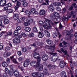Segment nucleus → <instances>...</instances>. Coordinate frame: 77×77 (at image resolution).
<instances>
[{
    "mask_svg": "<svg viewBox=\"0 0 77 77\" xmlns=\"http://www.w3.org/2000/svg\"><path fill=\"white\" fill-rule=\"evenodd\" d=\"M72 61H70V63H71V64H70V66L72 68V70H73V69H74V66H73V64H72Z\"/></svg>",
    "mask_w": 77,
    "mask_h": 77,
    "instance_id": "34",
    "label": "nucleus"
},
{
    "mask_svg": "<svg viewBox=\"0 0 77 77\" xmlns=\"http://www.w3.org/2000/svg\"><path fill=\"white\" fill-rule=\"evenodd\" d=\"M48 33H49V32L47 30H45L44 31V34H48Z\"/></svg>",
    "mask_w": 77,
    "mask_h": 77,
    "instance_id": "49",
    "label": "nucleus"
},
{
    "mask_svg": "<svg viewBox=\"0 0 77 77\" xmlns=\"http://www.w3.org/2000/svg\"><path fill=\"white\" fill-rule=\"evenodd\" d=\"M39 24L41 25H44V22L40 20L39 21Z\"/></svg>",
    "mask_w": 77,
    "mask_h": 77,
    "instance_id": "45",
    "label": "nucleus"
},
{
    "mask_svg": "<svg viewBox=\"0 0 77 77\" xmlns=\"http://www.w3.org/2000/svg\"><path fill=\"white\" fill-rule=\"evenodd\" d=\"M58 57L57 54L56 53L54 54L51 57V60L53 62H55L56 60H57L58 59Z\"/></svg>",
    "mask_w": 77,
    "mask_h": 77,
    "instance_id": "4",
    "label": "nucleus"
},
{
    "mask_svg": "<svg viewBox=\"0 0 77 77\" xmlns=\"http://www.w3.org/2000/svg\"><path fill=\"white\" fill-rule=\"evenodd\" d=\"M30 65L33 67H35L36 70L41 72L43 70V65L35 61L31 62L30 63Z\"/></svg>",
    "mask_w": 77,
    "mask_h": 77,
    "instance_id": "1",
    "label": "nucleus"
},
{
    "mask_svg": "<svg viewBox=\"0 0 77 77\" xmlns=\"http://www.w3.org/2000/svg\"><path fill=\"white\" fill-rule=\"evenodd\" d=\"M61 51L63 53H64V55H66L67 54V51L66 50L65 51H64V49H63V48H61Z\"/></svg>",
    "mask_w": 77,
    "mask_h": 77,
    "instance_id": "23",
    "label": "nucleus"
},
{
    "mask_svg": "<svg viewBox=\"0 0 77 77\" xmlns=\"http://www.w3.org/2000/svg\"><path fill=\"white\" fill-rule=\"evenodd\" d=\"M3 77H8L7 73H4L3 74Z\"/></svg>",
    "mask_w": 77,
    "mask_h": 77,
    "instance_id": "64",
    "label": "nucleus"
},
{
    "mask_svg": "<svg viewBox=\"0 0 77 77\" xmlns=\"http://www.w3.org/2000/svg\"><path fill=\"white\" fill-rule=\"evenodd\" d=\"M65 64L63 61H61L60 63V67L61 68H63Z\"/></svg>",
    "mask_w": 77,
    "mask_h": 77,
    "instance_id": "16",
    "label": "nucleus"
},
{
    "mask_svg": "<svg viewBox=\"0 0 77 77\" xmlns=\"http://www.w3.org/2000/svg\"><path fill=\"white\" fill-rule=\"evenodd\" d=\"M48 25V26L47 27L46 29H51L52 27V26H51V24H50V25Z\"/></svg>",
    "mask_w": 77,
    "mask_h": 77,
    "instance_id": "48",
    "label": "nucleus"
},
{
    "mask_svg": "<svg viewBox=\"0 0 77 77\" xmlns=\"http://www.w3.org/2000/svg\"><path fill=\"white\" fill-rule=\"evenodd\" d=\"M56 20L57 22H60L61 20V18L60 17H58L57 18Z\"/></svg>",
    "mask_w": 77,
    "mask_h": 77,
    "instance_id": "47",
    "label": "nucleus"
},
{
    "mask_svg": "<svg viewBox=\"0 0 77 77\" xmlns=\"http://www.w3.org/2000/svg\"><path fill=\"white\" fill-rule=\"evenodd\" d=\"M24 60V58L23 57H20L19 58H18V60H19L20 61H22Z\"/></svg>",
    "mask_w": 77,
    "mask_h": 77,
    "instance_id": "37",
    "label": "nucleus"
},
{
    "mask_svg": "<svg viewBox=\"0 0 77 77\" xmlns=\"http://www.w3.org/2000/svg\"><path fill=\"white\" fill-rule=\"evenodd\" d=\"M21 27L20 26H17V29L18 30H21Z\"/></svg>",
    "mask_w": 77,
    "mask_h": 77,
    "instance_id": "57",
    "label": "nucleus"
},
{
    "mask_svg": "<svg viewBox=\"0 0 77 77\" xmlns=\"http://www.w3.org/2000/svg\"><path fill=\"white\" fill-rule=\"evenodd\" d=\"M46 42L47 43L52 46V47L50 48V49L51 50V51H52V52H54V47L55 45V43L54 42H53L52 41L49 39H47L46 40Z\"/></svg>",
    "mask_w": 77,
    "mask_h": 77,
    "instance_id": "2",
    "label": "nucleus"
},
{
    "mask_svg": "<svg viewBox=\"0 0 77 77\" xmlns=\"http://www.w3.org/2000/svg\"><path fill=\"white\" fill-rule=\"evenodd\" d=\"M30 23L25 22L24 24L25 26H27L30 25Z\"/></svg>",
    "mask_w": 77,
    "mask_h": 77,
    "instance_id": "38",
    "label": "nucleus"
},
{
    "mask_svg": "<svg viewBox=\"0 0 77 77\" xmlns=\"http://www.w3.org/2000/svg\"><path fill=\"white\" fill-rule=\"evenodd\" d=\"M44 36L43 33H42L41 32H39L38 37L39 38H42Z\"/></svg>",
    "mask_w": 77,
    "mask_h": 77,
    "instance_id": "22",
    "label": "nucleus"
},
{
    "mask_svg": "<svg viewBox=\"0 0 77 77\" xmlns=\"http://www.w3.org/2000/svg\"><path fill=\"white\" fill-rule=\"evenodd\" d=\"M57 68V66L55 65H53L52 66V69H54Z\"/></svg>",
    "mask_w": 77,
    "mask_h": 77,
    "instance_id": "58",
    "label": "nucleus"
},
{
    "mask_svg": "<svg viewBox=\"0 0 77 77\" xmlns=\"http://www.w3.org/2000/svg\"><path fill=\"white\" fill-rule=\"evenodd\" d=\"M48 8L50 11L53 12L54 11V8L53 6V4L50 5L48 7Z\"/></svg>",
    "mask_w": 77,
    "mask_h": 77,
    "instance_id": "8",
    "label": "nucleus"
},
{
    "mask_svg": "<svg viewBox=\"0 0 77 77\" xmlns=\"http://www.w3.org/2000/svg\"><path fill=\"white\" fill-rule=\"evenodd\" d=\"M20 5H21V3L18 1H17V5L16 6H20Z\"/></svg>",
    "mask_w": 77,
    "mask_h": 77,
    "instance_id": "61",
    "label": "nucleus"
},
{
    "mask_svg": "<svg viewBox=\"0 0 77 77\" xmlns=\"http://www.w3.org/2000/svg\"><path fill=\"white\" fill-rule=\"evenodd\" d=\"M45 12L46 11L45 10H41L40 11L39 14L41 15H44L45 14Z\"/></svg>",
    "mask_w": 77,
    "mask_h": 77,
    "instance_id": "12",
    "label": "nucleus"
},
{
    "mask_svg": "<svg viewBox=\"0 0 77 77\" xmlns=\"http://www.w3.org/2000/svg\"><path fill=\"white\" fill-rule=\"evenodd\" d=\"M39 74L38 72H33L32 74V75L33 77H38Z\"/></svg>",
    "mask_w": 77,
    "mask_h": 77,
    "instance_id": "18",
    "label": "nucleus"
},
{
    "mask_svg": "<svg viewBox=\"0 0 77 77\" xmlns=\"http://www.w3.org/2000/svg\"><path fill=\"white\" fill-rule=\"evenodd\" d=\"M25 13V14L26 15H30L31 14V12L29 11H25L24 12Z\"/></svg>",
    "mask_w": 77,
    "mask_h": 77,
    "instance_id": "21",
    "label": "nucleus"
},
{
    "mask_svg": "<svg viewBox=\"0 0 77 77\" xmlns=\"http://www.w3.org/2000/svg\"><path fill=\"white\" fill-rule=\"evenodd\" d=\"M31 46H32L34 47L35 48L37 47L36 44H35V43H33V44L31 45Z\"/></svg>",
    "mask_w": 77,
    "mask_h": 77,
    "instance_id": "56",
    "label": "nucleus"
},
{
    "mask_svg": "<svg viewBox=\"0 0 77 77\" xmlns=\"http://www.w3.org/2000/svg\"><path fill=\"white\" fill-rule=\"evenodd\" d=\"M6 4V0H2L0 2V6H4Z\"/></svg>",
    "mask_w": 77,
    "mask_h": 77,
    "instance_id": "9",
    "label": "nucleus"
},
{
    "mask_svg": "<svg viewBox=\"0 0 77 77\" xmlns=\"http://www.w3.org/2000/svg\"><path fill=\"white\" fill-rule=\"evenodd\" d=\"M22 51L23 52H26V51H27V49L26 48H23L22 49Z\"/></svg>",
    "mask_w": 77,
    "mask_h": 77,
    "instance_id": "33",
    "label": "nucleus"
},
{
    "mask_svg": "<svg viewBox=\"0 0 77 77\" xmlns=\"http://www.w3.org/2000/svg\"><path fill=\"white\" fill-rule=\"evenodd\" d=\"M42 56L47 60H48V59L49 57L47 55H44Z\"/></svg>",
    "mask_w": 77,
    "mask_h": 77,
    "instance_id": "39",
    "label": "nucleus"
},
{
    "mask_svg": "<svg viewBox=\"0 0 77 77\" xmlns=\"http://www.w3.org/2000/svg\"><path fill=\"white\" fill-rule=\"evenodd\" d=\"M5 49L6 51H10V50L11 49V48L9 46H7L5 48Z\"/></svg>",
    "mask_w": 77,
    "mask_h": 77,
    "instance_id": "32",
    "label": "nucleus"
},
{
    "mask_svg": "<svg viewBox=\"0 0 77 77\" xmlns=\"http://www.w3.org/2000/svg\"><path fill=\"white\" fill-rule=\"evenodd\" d=\"M20 42V40L18 38H16L13 40V42L15 44H19Z\"/></svg>",
    "mask_w": 77,
    "mask_h": 77,
    "instance_id": "10",
    "label": "nucleus"
},
{
    "mask_svg": "<svg viewBox=\"0 0 77 77\" xmlns=\"http://www.w3.org/2000/svg\"><path fill=\"white\" fill-rule=\"evenodd\" d=\"M19 8V6H17V5L16 6L14 7L15 11H16Z\"/></svg>",
    "mask_w": 77,
    "mask_h": 77,
    "instance_id": "54",
    "label": "nucleus"
},
{
    "mask_svg": "<svg viewBox=\"0 0 77 77\" xmlns=\"http://www.w3.org/2000/svg\"><path fill=\"white\" fill-rule=\"evenodd\" d=\"M67 19V18H66V17H62V21L63 22H64L65 21H66Z\"/></svg>",
    "mask_w": 77,
    "mask_h": 77,
    "instance_id": "40",
    "label": "nucleus"
},
{
    "mask_svg": "<svg viewBox=\"0 0 77 77\" xmlns=\"http://www.w3.org/2000/svg\"><path fill=\"white\" fill-rule=\"evenodd\" d=\"M28 4L27 2H23V6L24 7H26L28 6Z\"/></svg>",
    "mask_w": 77,
    "mask_h": 77,
    "instance_id": "28",
    "label": "nucleus"
},
{
    "mask_svg": "<svg viewBox=\"0 0 77 77\" xmlns=\"http://www.w3.org/2000/svg\"><path fill=\"white\" fill-rule=\"evenodd\" d=\"M19 69H20L22 71H23V70H24V69H23V67H20L19 66Z\"/></svg>",
    "mask_w": 77,
    "mask_h": 77,
    "instance_id": "60",
    "label": "nucleus"
},
{
    "mask_svg": "<svg viewBox=\"0 0 77 77\" xmlns=\"http://www.w3.org/2000/svg\"><path fill=\"white\" fill-rule=\"evenodd\" d=\"M47 37H49L50 36V33H48V34H44Z\"/></svg>",
    "mask_w": 77,
    "mask_h": 77,
    "instance_id": "55",
    "label": "nucleus"
},
{
    "mask_svg": "<svg viewBox=\"0 0 77 77\" xmlns=\"http://www.w3.org/2000/svg\"><path fill=\"white\" fill-rule=\"evenodd\" d=\"M31 28L29 27H26L25 28V31L26 32H29L31 31Z\"/></svg>",
    "mask_w": 77,
    "mask_h": 77,
    "instance_id": "20",
    "label": "nucleus"
},
{
    "mask_svg": "<svg viewBox=\"0 0 77 77\" xmlns=\"http://www.w3.org/2000/svg\"><path fill=\"white\" fill-rule=\"evenodd\" d=\"M26 22L28 23H33V20L32 18H27L26 19Z\"/></svg>",
    "mask_w": 77,
    "mask_h": 77,
    "instance_id": "11",
    "label": "nucleus"
},
{
    "mask_svg": "<svg viewBox=\"0 0 77 77\" xmlns=\"http://www.w3.org/2000/svg\"><path fill=\"white\" fill-rule=\"evenodd\" d=\"M19 18L18 14H14V19L15 20H17Z\"/></svg>",
    "mask_w": 77,
    "mask_h": 77,
    "instance_id": "15",
    "label": "nucleus"
},
{
    "mask_svg": "<svg viewBox=\"0 0 77 77\" xmlns=\"http://www.w3.org/2000/svg\"><path fill=\"white\" fill-rule=\"evenodd\" d=\"M2 20H0V26L2 27H4L5 26L3 24H2Z\"/></svg>",
    "mask_w": 77,
    "mask_h": 77,
    "instance_id": "35",
    "label": "nucleus"
},
{
    "mask_svg": "<svg viewBox=\"0 0 77 77\" xmlns=\"http://www.w3.org/2000/svg\"><path fill=\"white\" fill-rule=\"evenodd\" d=\"M39 54L37 52H35L33 54V57L35 59H37V62L40 63L41 61V58L40 57Z\"/></svg>",
    "mask_w": 77,
    "mask_h": 77,
    "instance_id": "3",
    "label": "nucleus"
},
{
    "mask_svg": "<svg viewBox=\"0 0 77 77\" xmlns=\"http://www.w3.org/2000/svg\"><path fill=\"white\" fill-rule=\"evenodd\" d=\"M45 2H44L42 3V5H48V0H45Z\"/></svg>",
    "mask_w": 77,
    "mask_h": 77,
    "instance_id": "31",
    "label": "nucleus"
},
{
    "mask_svg": "<svg viewBox=\"0 0 77 77\" xmlns=\"http://www.w3.org/2000/svg\"><path fill=\"white\" fill-rule=\"evenodd\" d=\"M48 26V25H44L42 26L45 29H47V26Z\"/></svg>",
    "mask_w": 77,
    "mask_h": 77,
    "instance_id": "62",
    "label": "nucleus"
},
{
    "mask_svg": "<svg viewBox=\"0 0 77 77\" xmlns=\"http://www.w3.org/2000/svg\"><path fill=\"white\" fill-rule=\"evenodd\" d=\"M20 34H21V35H22V36L24 37H26V35L24 33L22 32V33H21Z\"/></svg>",
    "mask_w": 77,
    "mask_h": 77,
    "instance_id": "44",
    "label": "nucleus"
},
{
    "mask_svg": "<svg viewBox=\"0 0 77 77\" xmlns=\"http://www.w3.org/2000/svg\"><path fill=\"white\" fill-rule=\"evenodd\" d=\"M74 36L75 37V39L77 40V32L75 33Z\"/></svg>",
    "mask_w": 77,
    "mask_h": 77,
    "instance_id": "51",
    "label": "nucleus"
},
{
    "mask_svg": "<svg viewBox=\"0 0 77 77\" xmlns=\"http://www.w3.org/2000/svg\"><path fill=\"white\" fill-rule=\"evenodd\" d=\"M54 16H53L52 14H51V15H50V18L52 19V20H55V19H56L55 17H58L59 16V14L57 12H54Z\"/></svg>",
    "mask_w": 77,
    "mask_h": 77,
    "instance_id": "5",
    "label": "nucleus"
},
{
    "mask_svg": "<svg viewBox=\"0 0 77 77\" xmlns=\"http://www.w3.org/2000/svg\"><path fill=\"white\" fill-rule=\"evenodd\" d=\"M61 76L62 77H66V73L65 72H61Z\"/></svg>",
    "mask_w": 77,
    "mask_h": 77,
    "instance_id": "17",
    "label": "nucleus"
},
{
    "mask_svg": "<svg viewBox=\"0 0 77 77\" xmlns=\"http://www.w3.org/2000/svg\"><path fill=\"white\" fill-rule=\"evenodd\" d=\"M41 59L42 60H43V61H46L47 60L46 59L45 57H43V56H42L41 57Z\"/></svg>",
    "mask_w": 77,
    "mask_h": 77,
    "instance_id": "41",
    "label": "nucleus"
},
{
    "mask_svg": "<svg viewBox=\"0 0 77 77\" xmlns=\"http://www.w3.org/2000/svg\"><path fill=\"white\" fill-rule=\"evenodd\" d=\"M10 59L11 60H15V59H14V56H13L11 57H10Z\"/></svg>",
    "mask_w": 77,
    "mask_h": 77,
    "instance_id": "52",
    "label": "nucleus"
},
{
    "mask_svg": "<svg viewBox=\"0 0 77 77\" xmlns=\"http://www.w3.org/2000/svg\"><path fill=\"white\" fill-rule=\"evenodd\" d=\"M14 74L15 76L17 77L19 75V72L17 70H16L14 72Z\"/></svg>",
    "mask_w": 77,
    "mask_h": 77,
    "instance_id": "13",
    "label": "nucleus"
},
{
    "mask_svg": "<svg viewBox=\"0 0 77 77\" xmlns=\"http://www.w3.org/2000/svg\"><path fill=\"white\" fill-rule=\"evenodd\" d=\"M31 60L29 59H27L23 63V66L24 67H26L29 64Z\"/></svg>",
    "mask_w": 77,
    "mask_h": 77,
    "instance_id": "6",
    "label": "nucleus"
},
{
    "mask_svg": "<svg viewBox=\"0 0 77 77\" xmlns=\"http://www.w3.org/2000/svg\"><path fill=\"white\" fill-rule=\"evenodd\" d=\"M21 20L22 21H24L26 19V17H22L20 18Z\"/></svg>",
    "mask_w": 77,
    "mask_h": 77,
    "instance_id": "50",
    "label": "nucleus"
},
{
    "mask_svg": "<svg viewBox=\"0 0 77 77\" xmlns=\"http://www.w3.org/2000/svg\"><path fill=\"white\" fill-rule=\"evenodd\" d=\"M14 63H17V62L16 60L15 59H14V60H11Z\"/></svg>",
    "mask_w": 77,
    "mask_h": 77,
    "instance_id": "59",
    "label": "nucleus"
},
{
    "mask_svg": "<svg viewBox=\"0 0 77 77\" xmlns=\"http://www.w3.org/2000/svg\"><path fill=\"white\" fill-rule=\"evenodd\" d=\"M44 74L42 73H40L38 74V77H44Z\"/></svg>",
    "mask_w": 77,
    "mask_h": 77,
    "instance_id": "30",
    "label": "nucleus"
},
{
    "mask_svg": "<svg viewBox=\"0 0 77 77\" xmlns=\"http://www.w3.org/2000/svg\"><path fill=\"white\" fill-rule=\"evenodd\" d=\"M45 23L46 25H50V23L52 25H54V23H53V22L51 20H46L45 21Z\"/></svg>",
    "mask_w": 77,
    "mask_h": 77,
    "instance_id": "7",
    "label": "nucleus"
},
{
    "mask_svg": "<svg viewBox=\"0 0 77 77\" xmlns=\"http://www.w3.org/2000/svg\"><path fill=\"white\" fill-rule=\"evenodd\" d=\"M56 10L57 11L60 12L61 11V9L59 7H56Z\"/></svg>",
    "mask_w": 77,
    "mask_h": 77,
    "instance_id": "36",
    "label": "nucleus"
},
{
    "mask_svg": "<svg viewBox=\"0 0 77 77\" xmlns=\"http://www.w3.org/2000/svg\"><path fill=\"white\" fill-rule=\"evenodd\" d=\"M14 11L12 9H9L7 11V13L8 14H9L10 13H12Z\"/></svg>",
    "mask_w": 77,
    "mask_h": 77,
    "instance_id": "27",
    "label": "nucleus"
},
{
    "mask_svg": "<svg viewBox=\"0 0 77 77\" xmlns=\"http://www.w3.org/2000/svg\"><path fill=\"white\" fill-rule=\"evenodd\" d=\"M6 6L8 7H11L12 6V4L11 3H8L6 5Z\"/></svg>",
    "mask_w": 77,
    "mask_h": 77,
    "instance_id": "46",
    "label": "nucleus"
},
{
    "mask_svg": "<svg viewBox=\"0 0 77 77\" xmlns=\"http://www.w3.org/2000/svg\"><path fill=\"white\" fill-rule=\"evenodd\" d=\"M18 55L19 56H21V55H22V53H21V52L20 51H19L18 52Z\"/></svg>",
    "mask_w": 77,
    "mask_h": 77,
    "instance_id": "53",
    "label": "nucleus"
},
{
    "mask_svg": "<svg viewBox=\"0 0 77 77\" xmlns=\"http://www.w3.org/2000/svg\"><path fill=\"white\" fill-rule=\"evenodd\" d=\"M10 71L7 68H6L5 69V72L6 73H8Z\"/></svg>",
    "mask_w": 77,
    "mask_h": 77,
    "instance_id": "42",
    "label": "nucleus"
},
{
    "mask_svg": "<svg viewBox=\"0 0 77 77\" xmlns=\"http://www.w3.org/2000/svg\"><path fill=\"white\" fill-rule=\"evenodd\" d=\"M35 11H36L35 9L34 8H33L30 9V12H31L32 14H34V12Z\"/></svg>",
    "mask_w": 77,
    "mask_h": 77,
    "instance_id": "26",
    "label": "nucleus"
},
{
    "mask_svg": "<svg viewBox=\"0 0 77 77\" xmlns=\"http://www.w3.org/2000/svg\"><path fill=\"white\" fill-rule=\"evenodd\" d=\"M57 36V32H55L53 34V38H56Z\"/></svg>",
    "mask_w": 77,
    "mask_h": 77,
    "instance_id": "25",
    "label": "nucleus"
},
{
    "mask_svg": "<svg viewBox=\"0 0 77 77\" xmlns=\"http://www.w3.org/2000/svg\"><path fill=\"white\" fill-rule=\"evenodd\" d=\"M2 65L3 67L6 68L8 66V64L6 62H3L2 63Z\"/></svg>",
    "mask_w": 77,
    "mask_h": 77,
    "instance_id": "24",
    "label": "nucleus"
},
{
    "mask_svg": "<svg viewBox=\"0 0 77 77\" xmlns=\"http://www.w3.org/2000/svg\"><path fill=\"white\" fill-rule=\"evenodd\" d=\"M9 22L10 21H9V20L6 19H5V20H4V23L5 24H8L9 23Z\"/></svg>",
    "mask_w": 77,
    "mask_h": 77,
    "instance_id": "19",
    "label": "nucleus"
},
{
    "mask_svg": "<svg viewBox=\"0 0 77 77\" xmlns=\"http://www.w3.org/2000/svg\"><path fill=\"white\" fill-rule=\"evenodd\" d=\"M49 69L51 70V64H49L47 66Z\"/></svg>",
    "mask_w": 77,
    "mask_h": 77,
    "instance_id": "63",
    "label": "nucleus"
},
{
    "mask_svg": "<svg viewBox=\"0 0 77 77\" xmlns=\"http://www.w3.org/2000/svg\"><path fill=\"white\" fill-rule=\"evenodd\" d=\"M29 37H34V34L33 33H30V34H29L28 35Z\"/></svg>",
    "mask_w": 77,
    "mask_h": 77,
    "instance_id": "43",
    "label": "nucleus"
},
{
    "mask_svg": "<svg viewBox=\"0 0 77 77\" xmlns=\"http://www.w3.org/2000/svg\"><path fill=\"white\" fill-rule=\"evenodd\" d=\"M32 31L34 32H37L38 31V30H37V28L36 26H34L33 28V29H32Z\"/></svg>",
    "mask_w": 77,
    "mask_h": 77,
    "instance_id": "29",
    "label": "nucleus"
},
{
    "mask_svg": "<svg viewBox=\"0 0 77 77\" xmlns=\"http://www.w3.org/2000/svg\"><path fill=\"white\" fill-rule=\"evenodd\" d=\"M53 5L55 6H61V3L60 2H56L53 3Z\"/></svg>",
    "mask_w": 77,
    "mask_h": 77,
    "instance_id": "14",
    "label": "nucleus"
}]
</instances>
